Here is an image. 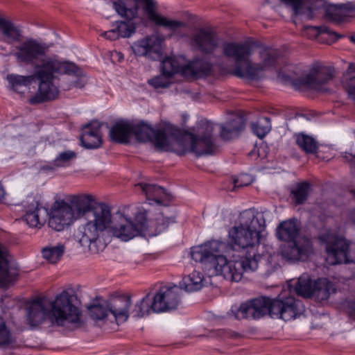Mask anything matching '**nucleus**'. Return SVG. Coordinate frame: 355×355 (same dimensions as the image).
I'll return each instance as SVG.
<instances>
[{"instance_id":"obj_1","label":"nucleus","mask_w":355,"mask_h":355,"mask_svg":"<svg viewBox=\"0 0 355 355\" xmlns=\"http://www.w3.org/2000/svg\"><path fill=\"white\" fill-rule=\"evenodd\" d=\"M264 219L254 209L242 211L238 222L229 231V242L210 241L191 248V257L202 264L209 276L222 275L231 282H239L243 272L257 269L258 252Z\"/></svg>"},{"instance_id":"obj_2","label":"nucleus","mask_w":355,"mask_h":355,"mask_svg":"<svg viewBox=\"0 0 355 355\" xmlns=\"http://www.w3.org/2000/svg\"><path fill=\"white\" fill-rule=\"evenodd\" d=\"M26 320L31 327H37L48 320L52 327L73 331L84 327L80 300L76 291L68 288L54 299L37 297L26 308Z\"/></svg>"},{"instance_id":"obj_3","label":"nucleus","mask_w":355,"mask_h":355,"mask_svg":"<svg viewBox=\"0 0 355 355\" xmlns=\"http://www.w3.org/2000/svg\"><path fill=\"white\" fill-rule=\"evenodd\" d=\"M13 53L16 61L21 65H32L34 71H43L44 75L58 81L60 76H72L70 83H63L65 90L72 87L83 88L85 78L81 77L80 69L73 62L59 59L56 55H48L49 46L44 42L29 38L21 42L15 47Z\"/></svg>"},{"instance_id":"obj_4","label":"nucleus","mask_w":355,"mask_h":355,"mask_svg":"<svg viewBox=\"0 0 355 355\" xmlns=\"http://www.w3.org/2000/svg\"><path fill=\"white\" fill-rule=\"evenodd\" d=\"M304 311L302 302L293 297L270 299L261 296L247 301L239 306H233L228 315L239 320H257L268 315L272 318L289 321L300 315Z\"/></svg>"},{"instance_id":"obj_5","label":"nucleus","mask_w":355,"mask_h":355,"mask_svg":"<svg viewBox=\"0 0 355 355\" xmlns=\"http://www.w3.org/2000/svg\"><path fill=\"white\" fill-rule=\"evenodd\" d=\"M300 222L294 218L279 223L276 228L277 238L285 242L281 245L279 253L289 263L306 261L313 252L311 240L300 236Z\"/></svg>"},{"instance_id":"obj_6","label":"nucleus","mask_w":355,"mask_h":355,"mask_svg":"<svg viewBox=\"0 0 355 355\" xmlns=\"http://www.w3.org/2000/svg\"><path fill=\"white\" fill-rule=\"evenodd\" d=\"M113 8L117 14L128 21L139 17L140 7L148 19L155 26L176 32L187 26L184 21L169 19L158 12V5L155 0H116Z\"/></svg>"},{"instance_id":"obj_7","label":"nucleus","mask_w":355,"mask_h":355,"mask_svg":"<svg viewBox=\"0 0 355 355\" xmlns=\"http://www.w3.org/2000/svg\"><path fill=\"white\" fill-rule=\"evenodd\" d=\"M213 132L214 124L207 121H201L198 123L196 135L191 132L182 133L178 129L171 151L179 155L192 152L197 157L211 155L216 148Z\"/></svg>"},{"instance_id":"obj_8","label":"nucleus","mask_w":355,"mask_h":355,"mask_svg":"<svg viewBox=\"0 0 355 355\" xmlns=\"http://www.w3.org/2000/svg\"><path fill=\"white\" fill-rule=\"evenodd\" d=\"M43 71H34L32 75L21 76L9 74L7 80L11 89L18 92L20 86H27L33 81L38 82V89L35 96L31 99L32 103H40L55 99L59 94L58 83L59 81L44 75Z\"/></svg>"},{"instance_id":"obj_9","label":"nucleus","mask_w":355,"mask_h":355,"mask_svg":"<svg viewBox=\"0 0 355 355\" xmlns=\"http://www.w3.org/2000/svg\"><path fill=\"white\" fill-rule=\"evenodd\" d=\"M87 218L88 221L79 230V241L81 245L92 250V245L111 224L110 209L105 204H99L93 208Z\"/></svg>"},{"instance_id":"obj_10","label":"nucleus","mask_w":355,"mask_h":355,"mask_svg":"<svg viewBox=\"0 0 355 355\" xmlns=\"http://www.w3.org/2000/svg\"><path fill=\"white\" fill-rule=\"evenodd\" d=\"M178 133V128L171 124H164L153 129L146 123L132 125V134L141 142L151 141L159 151H171L173 139Z\"/></svg>"},{"instance_id":"obj_11","label":"nucleus","mask_w":355,"mask_h":355,"mask_svg":"<svg viewBox=\"0 0 355 355\" xmlns=\"http://www.w3.org/2000/svg\"><path fill=\"white\" fill-rule=\"evenodd\" d=\"M146 212L139 211L132 220L121 213L111 217L110 225L112 234L121 241H128L135 236L143 234L147 230Z\"/></svg>"},{"instance_id":"obj_12","label":"nucleus","mask_w":355,"mask_h":355,"mask_svg":"<svg viewBox=\"0 0 355 355\" xmlns=\"http://www.w3.org/2000/svg\"><path fill=\"white\" fill-rule=\"evenodd\" d=\"M320 241L325 244L327 260L331 265L354 262L355 250L345 239L327 232L319 236Z\"/></svg>"},{"instance_id":"obj_13","label":"nucleus","mask_w":355,"mask_h":355,"mask_svg":"<svg viewBox=\"0 0 355 355\" xmlns=\"http://www.w3.org/2000/svg\"><path fill=\"white\" fill-rule=\"evenodd\" d=\"M253 51L249 42H226L223 45V55L234 62L232 74L239 78H246L241 73L248 70Z\"/></svg>"},{"instance_id":"obj_14","label":"nucleus","mask_w":355,"mask_h":355,"mask_svg":"<svg viewBox=\"0 0 355 355\" xmlns=\"http://www.w3.org/2000/svg\"><path fill=\"white\" fill-rule=\"evenodd\" d=\"M335 76V69L320 63L313 64L300 80L302 87L320 90L322 86Z\"/></svg>"},{"instance_id":"obj_15","label":"nucleus","mask_w":355,"mask_h":355,"mask_svg":"<svg viewBox=\"0 0 355 355\" xmlns=\"http://www.w3.org/2000/svg\"><path fill=\"white\" fill-rule=\"evenodd\" d=\"M278 52L275 49L262 48L259 51V62L254 63L250 60L248 71H243L241 74L246 76V79L257 80L263 77L265 71L275 67L278 58Z\"/></svg>"},{"instance_id":"obj_16","label":"nucleus","mask_w":355,"mask_h":355,"mask_svg":"<svg viewBox=\"0 0 355 355\" xmlns=\"http://www.w3.org/2000/svg\"><path fill=\"white\" fill-rule=\"evenodd\" d=\"M76 218L72 207L63 200H56L51 207L49 218V226L58 232L69 227Z\"/></svg>"},{"instance_id":"obj_17","label":"nucleus","mask_w":355,"mask_h":355,"mask_svg":"<svg viewBox=\"0 0 355 355\" xmlns=\"http://www.w3.org/2000/svg\"><path fill=\"white\" fill-rule=\"evenodd\" d=\"M181 293V289L176 286L161 288L153 298L152 311L162 313L175 309L180 302Z\"/></svg>"},{"instance_id":"obj_18","label":"nucleus","mask_w":355,"mask_h":355,"mask_svg":"<svg viewBox=\"0 0 355 355\" xmlns=\"http://www.w3.org/2000/svg\"><path fill=\"white\" fill-rule=\"evenodd\" d=\"M131 49L136 56L145 57L151 60H159L162 58V40L152 35L135 42Z\"/></svg>"},{"instance_id":"obj_19","label":"nucleus","mask_w":355,"mask_h":355,"mask_svg":"<svg viewBox=\"0 0 355 355\" xmlns=\"http://www.w3.org/2000/svg\"><path fill=\"white\" fill-rule=\"evenodd\" d=\"M220 38L217 34L208 28H200L192 34L191 44L198 51L210 54L220 46Z\"/></svg>"},{"instance_id":"obj_20","label":"nucleus","mask_w":355,"mask_h":355,"mask_svg":"<svg viewBox=\"0 0 355 355\" xmlns=\"http://www.w3.org/2000/svg\"><path fill=\"white\" fill-rule=\"evenodd\" d=\"M131 297L123 295L110 298L107 301V306L117 323L126 321L129 317Z\"/></svg>"},{"instance_id":"obj_21","label":"nucleus","mask_w":355,"mask_h":355,"mask_svg":"<svg viewBox=\"0 0 355 355\" xmlns=\"http://www.w3.org/2000/svg\"><path fill=\"white\" fill-rule=\"evenodd\" d=\"M293 7L295 15H304L309 19L315 17V12L324 6L323 0H281Z\"/></svg>"},{"instance_id":"obj_22","label":"nucleus","mask_w":355,"mask_h":355,"mask_svg":"<svg viewBox=\"0 0 355 355\" xmlns=\"http://www.w3.org/2000/svg\"><path fill=\"white\" fill-rule=\"evenodd\" d=\"M101 125L98 121H93L83 127L80 141L85 148L92 149L97 148L101 146Z\"/></svg>"},{"instance_id":"obj_23","label":"nucleus","mask_w":355,"mask_h":355,"mask_svg":"<svg viewBox=\"0 0 355 355\" xmlns=\"http://www.w3.org/2000/svg\"><path fill=\"white\" fill-rule=\"evenodd\" d=\"M47 210L43 209L36 200L27 207L23 219L31 227L38 228L42 226L46 220Z\"/></svg>"},{"instance_id":"obj_24","label":"nucleus","mask_w":355,"mask_h":355,"mask_svg":"<svg viewBox=\"0 0 355 355\" xmlns=\"http://www.w3.org/2000/svg\"><path fill=\"white\" fill-rule=\"evenodd\" d=\"M94 200L93 196L87 194L73 195L71 196L69 204L72 207L75 218L78 219L86 214L89 215L93 210V209H92V203Z\"/></svg>"},{"instance_id":"obj_25","label":"nucleus","mask_w":355,"mask_h":355,"mask_svg":"<svg viewBox=\"0 0 355 355\" xmlns=\"http://www.w3.org/2000/svg\"><path fill=\"white\" fill-rule=\"evenodd\" d=\"M0 35L3 42L13 44L20 42L23 35L21 30L10 19L0 16Z\"/></svg>"},{"instance_id":"obj_26","label":"nucleus","mask_w":355,"mask_h":355,"mask_svg":"<svg viewBox=\"0 0 355 355\" xmlns=\"http://www.w3.org/2000/svg\"><path fill=\"white\" fill-rule=\"evenodd\" d=\"M6 255V248L0 244V288L7 287L17 275L16 270L9 266Z\"/></svg>"},{"instance_id":"obj_27","label":"nucleus","mask_w":355,"mask_h":355,"mask_svg":"<svg viewBox=\"0 0 355 355\" xmlns=\"http://www.w3.org/2000/svg\"><path fill=\"white\" fill-rule=\"evenodd\" d=\"M132 135V124L128 121H119L110 128V139L119 144H127Z\"/></svg>"},{"instance_id":"obj_28","label":"nucleus","mask_w":355,"mask_h":355,"mask_svg":"<svg viewBox=\"0 0 355 355\" xmlns=\"http://www.w3.org/2000/svg\"><path fill=\"white\" fill-rule=\"evenodd\" d=\"M245 127L241 116H234L231 120L220 125V137L225 141L230 140L239 135Z\"/></svg>"},{"instance_id":"obj_29","label":"nucleus","mask_w":355,"mask_h":355,"mask_svg":"<svg viewBox=\"0 0 355 355\" xmlns=\"http://www.w3.org/2000/svg\"><path fill=\"white\" fill-rule=\"evenodd\" d=\"M334 284L327 279L322 278L313 282V289L311 297L315 300L322 302L327 300L329 296L336 293Z\"/></svg>"},{"instance_id":"obj_30","label":"nucleus","mask_w":355,"mask_h":355,"mask_svg":"<svg viewBox=\"0 0 355 355\" xmlns=\"http://www.w3.org/2000/svg\"><path fill=\"white\" fill-rule=\"evenodd\" d=\"M161 65L162 72L171 78L178 73L186 74V62L182 58L167 57L162 61Z\"/></svg>"},{"instance_id":"obj_31","label":"nucleus","mask_w":355,"mask_h":355,"mask_svg":"<svg viewBox=\"0 0 355 355\" xmlns=\"http://www.w3.org/2000/svg\"><path fill=\"white\" fill-rule=\"evenodd\" d=\"M135 187H139L141 189L146 196L147 200H153L159 205H162L164 200L168 198L166 190L163 187L155 184L141 182L135 184Z\"/></svg>"},{"instance_id":"obj_32","label":"nucleus","mask_w":355,"mask_h":355,"mask_svg":"<svg viewBox=\"0 0 355 355\" xmlns=\"http://www.w3.org/2000/svg\"><path fill=\"white\" fill-rule=\"evenodd\" d=\"M212 64L204 59H195L186 64V74L191 73L194 76H202L209 74L211 71Z\"/></svg>"},{"instance_id":"obj_33","label":"nucleus","mask_w":355,"mask_h":355,"mask_svg":"<svg viewBox=\"0 0 355 355\" xmlns=\"http://www.w3.org/2000/svg\"><path fill=\"white\" fill-rule=\"evenodd\" d=\"M204 286L203 275L194 270L189 275L184 277L182 279V286L187 292H194L200 290Z\"/></svg>"},{"instance_id":"obj_34","label":"nucleus","mask_w":355,"mask_h":355,"mask_svg":"<svg viewBox=\"0 0 355 355\" xmlns=\"http://www.w3.org/2000/svg\"><path fill=\"white\" fill-rule=\"evenodd\" d=\"M302 34L303 35H305L310 39L316 38L319 35H327L333 37V41H336L338 38L342 37L341 35H339L336 32L331 31L328 27L325 26H306L303 28Z\"/></svg>"},{"instance_id":"obj_35","label":"nucleus","mask_w":355,"mask_h":355,"mask_svg":"<svg viewBox=\"0 0 355 355\" xmlns=\"http://www.w3.org/2000/svg\"><path fill=\"white\" fill-rule=\"evenodd\" d=\"M295 141L301 150L307 154H314L317 152L318 144L317 141L308 135L298 133L295 135Z\"/></svg>"},{"instance_id":"obj_36","label":"nucleus","mask_w":355,"mask_h":355,"mask_svg":"<svg viewBox=\"0 0 355 355\" xmlns=\"http://www.w3.org/2000/svg\"><path fill=\"white\" fill-rule=\"evenodd\" d=\"M65 250L63 244L59 243L57 245H48L42 250V257L49 263H56L62 257Z\"/></svg>"},{"instance_id":"obj_37","label":"nucleus","mask_w":355,"mask_h":355,"mask_svg":"<svg viewBox=\"0 0 355 355\" xmlns=\"http://www.w3.org/2000/svg\"><path fill=\"white\" fill-rule=\"evenodd\" d=\"M342 83L349 97L355 103V65H349Z\"/></svg>"},{"instance_id":"obj_38","label":"nucleus","mask_w":355,"mask_h":355,"mask_svg":"<svg viewBox=\"0 0 355 355\" xmlns=\"http://www.w3.org/2000/svg\"><path fill=\"white\" fill-rule=\"evenodd\" d=\"M313 289V282L307 275H302L294 287L295 293L304 297H311Z\"/></svg>"},{"instance_id":"obj_39","label":"nucleus","mask_w":355,"mask_h":355,"mask_svg":"<svg viewBox=\"0 0 355 355\" xmlns=\"http://www.w3.org/2000/svg\"><path fill=\"white\" fill-rule=\"evenodd\" d=\"M152 302L149 295H146L135 303L134 307L130 310L129 315H131L134 318H142L149 314L150 311H152L150 308Z\"/></svg>"},{"instance_id":"obj_40","label":"nucleus","mask_w":355,"mask_h":355,"mask_svg":"<svg viewBox=\"0 0 355 355\" xmlns=\"http://www.w3.org/2000/svg\"><path fill=\"white\" fill-rule=\"evenodd\" d=\"M311 184L306 182L297 184L291 191L295 205H302L307 200L311 193Z\"/></svg>"},{"instance_id":"obj_41","label":"nucleus","mask_w":355,"mask_h":355,"mask_svg":"<svg viewBox=\"0 0 355 355\" xmlns=\"http://www.w3.org/2000/svg\"><path fill=\"white\" fill-rule=\"evenodd\" d=\"M252 132L260 139L263 138L271 130L270 119L261 117L251 124Z\"/></svg>"},{"instance_id":"obj_42","label":"nucleus","mask_w":355,"mask_h":355,"mask_svg":"<svg viewBox=\"0 0 355 355\" xmlns=\"http://www.w3.org/2000/svg\"><path fill=\"white\" fill-rule=\"evenodd\" d=\"M113 26L116 27L120 37H130L136 32L135 24L133 22H130V21H116L113 24Z\"/></svg>"},{"instance_id":"obj_43","label":"nucleus","mask_w":355,"mask_h":355,"mask_svg":"<svg viewBox=\"0 0 355 355\" xmlns=\"http://www.w3.org/2000/svg\"><path fill=\"white\" fill-rule=\"evenodd\" d=\"M325 16L330 21H340L347 16L343 6H329L325 9Z\"/></svg>"},{"instance_id":"obj_44","label":"nucleus","mask_w":355,"mask_h":355,"mask_svg":"<svg viewBox=\"0 0 355 355\" xmlns=\"http://www.w3.org/2000/svg\"><path fill=\"white\" fill-rule=\"evenodd\" d=\"M89 313L94 320H99L105 318L110 313L107 306V301L101 304H94L89 306Z\"/></svg>"},{"instance_id":"obj_45","label":"nucleus","mask_w":355,"mask_h":355,"mask_svg":"<svg viewBox=\"0 0 355 355\" xmlns=\"http://www.w3.org/2000/svg\"><path fill=\"white\" fill-rule=\"evenodd\" d=\"M15 339L5 322L0 318V347L4 348L12 344Z\"/></svg>"},{"instance_id":"obj_46","label":"nucleus","mask_w":355,"mask_h":355,"mask_svg":"<svg viewBox=\"0 0 355 355\" xmlns=\"http://www.w3.org/2000/svg\"><path fill=\"white\" fill-rule=\"evenodd\" d=\"M76 157V154L72 150L62 152L53 161L52 164L55 167H64L68 166L71 161Z\"/></svg>"},{"instance_id":"obj_47","label":"nucleus","mask_w":355,"mask_h":355,"mask_svg":"<svg viewBox=\"0 0 355 355\" xmlns=\"http://www.w3.org/2000/svg\"><path fill=\"white\" fill-rule=\"evenodd\" d=\"M171 78L162 72L160 75L149 79L148 83L155 89L166 88L171 84Z\"/></svg>"},{"instance_id":"obj_48","label":"nucleus","mask_w":355,"mask_h":355,"mask_svg":"<svg viewBox=\"0 0 355 355\" xmlns=\"http://www.w3.org/2000/svg\"><path fill=\"white\" fill-rule=\"evenodd\" d=\"M252 182V178L248 174H241L236 178L233 179L234 188H241L250 185Z\"/></svg>"},{"instance_id":"obj_49","label":"nucleus","mask_w":355,"mask_h":355,"mask_svg":"<svg viewBox=\"0 0 355 355\" xmlns=\"http://www.w3.org/2000/svg\"><path fill=\"white\" fill-rule=\"evenodd\" d=\"M102 36L110 40H116L120 37L115 26H113L112 29L104 32Z\"/></svg>"},{"instance_id":"obj_50","label":"nucleus","mask_w":355,"mask_h":355,"mask_svg":"<svg viewBox=\"0 0 355 355\" xmlns=\"http://www.w3.org/2000/svg\"><path fill=\"white\" fill-rule=\"evenodd\" d=\"M351 193L355 196V189L351 190ZM348 220L355 225V209L349 211L348 215Z\"/></svg>"},{"instance_id":"obj_51","label":"nucleus","mask_w":355,"mask_h":355,"mask_svg":"<svg viewBox=\"0 0 355 355\" xmlns=\"http://www.w3.org/2000/svg\"><path fill=\"white\" fill-rule=\"evenodd\" d=\"M112 57H115L116 58H117L119 62L123 60V55L120 52L114 51L112 53Z\"/></svg>"},{"instance_id":"obj_52","label":"nucleus","mask_w":355,"mask_h":355,"mask_svg":"<svg viewBox=\"0 0 355 355\" xmlns=\"http://www.w3.org/2000/svg\"><path fill=\"white\" fill-rule=\"evenodd\" d=\"M57 167H55L53 164V166L45 165V166H42V169L45 170V171L54 170Z\"/></svg>"},{"instance_id":"obj_53","label":"nucleus","mask_w":355,"mask_h":355,"mask_svg":"<svg viewBox=\"0 0 355 355\" xmlns=\"http://www.w3.org/2000/svg\"><path fill=\"white\" fill-rule=\"evenodd\" d=\"M4 195H5L4 189H3V187L1 186V184H0V201L2 200V199L4 197Z\"/></svg>"},{"instance_id":"obj_54","label":"nucleus","mask_w":355,"mask_h":355,"mask_svg":"<svg viewBox=\"0 0 355 355\" xmlns=\"http://www.w3.org/2000/svg\"><path fill=\"white\" fill-rule=\"evenodd\" d=\"M351 315L355 319V302L351 306Z\"/></svg>"},{"instance_id":"obj_55","label":"nucleus","mask_w":355,"mask_h":355,"mask_svg":"<svg viewBox=\"0 0 355 355\" xmlns=\"http://www.w3.org/2000/svg\"><path fill=\"white\" fill-rule=\"evenodd\" d=\"M351 41H352L354 43H355V36L351 37Z\"/></svg>"}]
</instances>
